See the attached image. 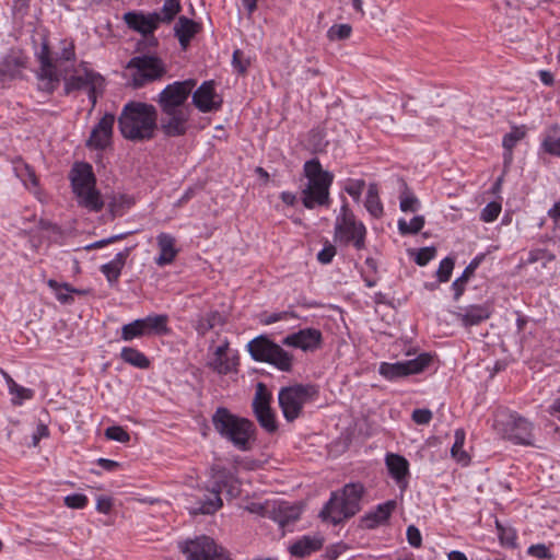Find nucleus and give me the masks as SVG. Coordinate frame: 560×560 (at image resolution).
Wrapping results in <instances>:
<instances>
[{
	"label": "nucleus",
	"instance_id": "nucleus-1",
	"mask_svg": "<svg viewBox=\"0 0 560 560\" xmlns=\"http://www.w3.org/2000/svg\"><path fill=\"white\" fill-rule=\"evenodd\" d=\"M36 57L40 65L37 74L39 89L52 93L60 83V74L75 66V46L72 39H62L58 50L51 52L48 42L44 39Z\"/></svg>",
	"mask_w": 560,
	"mask_h": 560
},
{
	"label": "nucleus",
	"instance_id": "nucleus-2",
	"mask_svg": "<svg viewBox=\"0 0 560 560\" xmlns=\"http://www.w3.org/2000/svg\"><path fill=\"white\" fill-rule=\"evenodd\" d=\"M118 127L122 137L128 140H150L158 128V110L148 103L128 102L118 117Z\"/></svg>",
	"mask_w": 560,
	"mask_h": 560
},
{
	"label": "nucleus",
	"instance_id": "nucleus-3",
	"mask_svg": "<svg viewBox=\"0 0 560 560\" xmlns=\"http://www.w3.org/2000/svg\"><path fill=\"white\" fill-rule=\"evenodd\" d=\"M215 431L241 451L250 448V439L255 433V424L246 419L233 415L229 409L219 407L212 416Z\"/></svg>",
	"mask_w": 560,
	"mask_h": 560
},
{
	"label": "nucleus",
	"instance_id": "nucleus-4",
	"mask_svg": "<svg viewBox=\"0 0 560 560\" xmlns=\"http://www.w3.org/2000/svg\"><path fill=\"white\" fill-rule=\"evenodd\" d=\"M61 80L63 81L65 95L86 92L92 108L95 107L98 96H101L105 90L104 77L90 68L86 62L71 67L65 74H60V81Z\"/></svg>",
	"mask_w": 560,
	"mask_h": 560
},
{
	"label": "nucleus",
	"instance_id": "nucleus-5",
	"mask_svg": "<svg viewBox=\"0 0 560 560\" xmlns=\"http://www.w3.org/2000/svg\"><path fill=\"white\" fill-rule=\"evenodd\" d=\"M364 488L361 483H348L341 491L332 492L329 501L320 511V517L332 524H339L355 515L361 506Z\"/></svg>",
	"mask_w": 560,
	"mask_h": 560
},
{
	"label": "nucleus",
	"instance_id": "nucleus-6",
	"mask_svg": "<svg viewBox=\"0 0 560 560\" xmlns=\"http://www.w3.org/2000/svg\"><path fill=\"white\" fill-rule=\"evenodd\" d=\"M304 174L307 185L302 190V202L305 208L314 209L319 206H327L329 202V187L334 176L324 171L318 160L313 159L304 164Z\"/></svg>",
	"mask_w": 560,
	"mask_h": 560
},
{
	"label": "nucleus",
	"instance_id": "nucleus-7",
	"mask_svg": "<svg viewBox=\"0 0 560 560\" xmlns=\"http://www.w3.org/2000/svg\"><path fill=\"white\" fill-rule=\"evenodd\" d=\"M247 349L255 361L272 364L283 372L292 370L293 355L266 336H258L250 340Z\"/></svg>",
	"mask_w": 560,
	"mask_h": 560
},
{
	"label": "nucleus",
	"instance_id": "nucleus-8",
	"mask_svg": "<svg viewBox=\"0 0 560 560\" xmlns=\"http://www.w3.org/2000/svg\"><path fill=\"white\" fill-rule=\"evenodd\" d=\"M335 241L343 245H353L361 250L365 247L366 229L362 222L355 220L348 203L341 206L340 213L335 222Z\"/></svg>",
	"mask_w": 560,
	"mask_h": 560
},
{
	"label": "nucleus",
	"instance_id": "nucleus-9",
	"mask_svg": "<svg viewBox=\"0 0 560 560\" xmlns=\"http://www.w3.org/2000/svg\"><path fill=\"white\" fill-rule=\"evenodd\" d=\"M494 429L514 444L534 445L533 423L516 412L498 413Z\"/></svg>",
	"mask_w": 560,
	"mask_h": 560
},
{
	"label": "nucleus",
	"instance_id": "nucleus-10",
	"mask_svg": "<svg viewBox=\"0 0 560 560\" xmlns=\"http://www.w3.org/2000/svg\"><path fill=\"white\" fill-rule=\"evenodd\" d=\"M317 396V389L312 385H293L283 387L278 395L279 406L287 421L292 422L302 412L303 406Z\"/></svg>",
	"mask_w": 560,
	"mask_h": 560
},
{
	"label": "nucleus",
	"instance_id": "nucleus-11",
	"mask_svg": "<svg viewBox=\"0 0 560 560\" xmlns=\"http://www.w3.org/2000/svg\"><path fill=\"white\" fill-rule=\"evenodd\" d=\"M127 69L135 70L131 83L133 88H142L147 83L161 79L165 72L163 61L155 56H137L129 60Z\"/></svg>",
	"mask_w": 560,
	"mask_h": 560
},
{
	"label": "nucleus",
	"instance_id": "nucleus-12",
	"mask_svg": "<svg viewBox=\"0 0 560 560\" xmlns=\"http://www.w3.org/2000/svg\"><path fill=\"white\" fill-rule=\"evenodd\" d=\"M196 85V81L188 79L185 81H176L166 85L156 98L161 112L189 109L187 100Z\"/></svg>",
	"mask_w": 560,
	"mask_h": 560
},
{
	"label": "nucleus",
	"instance_id": "nucleus-13",
	"mask_svg": "<svg viewBox=\"0 0 560 560\" xmlns=\"http://www.w3.org/2000/svg\"><path fill=\"white\" fill-rule=\"evenodd\" d=\"M182 551L187 560H232L221 545L206 535L186 541Z\"/></svg>",
	"mask_w": 560,
	"mask_h": 560
},
{
	"label": "nucleus",
	"instance_id": "nucleus-14",
	"mask_svg": "<svg viewBox=\"0 0 560 560\" xmlns=\"http://www.w3.org/2000/svg\"><path fill=\"white\" fill-rule=\"evenodd\" d=\"M272 395L267 386L259 382L256 385V392L253 399V411L259 425L268 433H275L278 430L276 415L270 404Z\"/></svg>",
	"mask_w": 560,
	"mask_h": 560
},
{
	"label": "nucleus",
	"instance_id": "nucleus-15",
	"mask_svg": "<svg viewBox=\"0 0 560 560\" xmlns=\"http://www.w3.org/2000/svg\"><path fill=\"white\" fill-rule=\"evenodd\" d=\"M238 357L231 350L230 341L225 338L222 343L211 350L207 360V368L218 375H228L237 371Z\"/></svg>",
	"mask_w": 560,
	"mask_h": 560
},
{
	"label": "nucleus",
	"instance_id": "nucleus-16",
	"mask_svg": "<svg viewBox=\"0 0 560 560\" xmlns=\"http://www.w3.org/2000/svg\"><path fill=\"white\" fill-rule=\"evenodd\" d=\"M431 362V357L422 353L415 359L396 362V363H382L380 366V374L388 380H394L410 374L422 372Z\"/></svg>",
	"mask_w": 560,
	"mask_h": 560
},
{
	"label": "nucleus",
	"instance_id": "nucleus-17",
	"mask_svg": "<svg viewBox=\"0 0 560 560\" xmlns=\"http://www.w3.org/2000/svg\"><path fill=\"white\" fill-rule=\"evenodd\" d=\"M192 109L162 112L160 128L166 137H180L188 130Z\"/></svg>",
	"mask_w": 560,
	"mask_h": 560
},
{
	"label": "nucleus",
	"instance_id": "nucleus-18",
	"mask_svg": "<svg viewBox=\"0 0 560 560\" xmlns=\"http://www.w3.org/2000/svg\"><path fill=\"white\" fill-rule=\"evenodd\" d=\"M192 104L201 113L217 112L222 107L223 100L215 92L214 82L205 81L194 93Z\"/></svg>",
	"mask_w": 560,
	"mask_h": 560
},
{
	"label": "nucleus",
	"instance_id": "nucleus-19",
	"mask_svg": "<svg viewBox=\"0 0 560 560\" xmlns=\"http://www.w3.org/2000/svg\"><path fill=\"white\" fill-rule=\"evenodd\" d=\"M283 345L301 349L305 352L315 351L322 347L323 335L320 330L316 328H303L296 332L288 335L283 341Z\"/></svg>",
	"mask_w": 560,
	"mask_h": 560
},
{
	"label": "nucleus",
	"instance_id": "nucleus-20",
	"mask_svg": "<svg viewBox=\"0 0 560 560\" xmlns=\"http://www.w3.org/2000/svg\"><path fill=\"white\" fill-rule=\"evenodd\" d=\"M114 124V114H105L93 127L91 135L86 140V147L95 150H104L110 145Z\"/></svg>",
	"mask_w": 560,
	"mask_h": 560
},
{
	"label": "nucleus",
	"instance_id": "nucleus-21",
	"mask_svg": "<svg viewBox=\"0 0 560 560\" xmlns=\"http://www.w3.org/2000/svg\"><path fill=\"white\" fill-rule=\"evenodd\" d=\"M212 486L215 491L221 493L223 490L231 497H237L241 493L240 481L225 467L214 465L211 467Z\"/></svg>",
	"mask_w": 560,
	"mask_h": 560
},
{
	"label": "nucleus",
	"instance_id": "nucleus-22",
	"mask_svg": "<svg viewBox=\"0 0 560 560\" xmlns=\"http://www.w3.org/2000/svg\"><path fill=\"white\" fill-rule=\"evenodd\" d=\"M493 312L492 305L489 302L483 304H474L460 308L455 312L456 319L466 328L477 326L487 320Z\"/></svg>",
	"mask_w": 560,
	"mask_h": 560
},
{
	"label": "nucleus",
	"instance_id": "nucleus-23",
	"mask_svg": "<svg viewBox=\"0 0 560 560\" xmlns=\"http://www.w3.org/2000/svg\"><path fill=\"white\" fill-rule=\"evenodd\" d=\"M124 21L129 28L142 34L143 36L151 35L160 25L158 21V12L144 14L142 12H127L124 15Z\"/></svg>",
	"mask_w": 560,
	"mask_h": 560
},
{
	"label": "nucleus",
	"instance_id": "nucleus-24",
	"mask_svg": "<svg viewBox=\"0 0 560 560\" xmlns=\"http://www.w3.org/2000/svg\"><path fill=\"white\" fill-rule=\"evenodd\" d=\"M26 60L22 50L11 49L0 62V81L19 77L21 70L26 67Z\"/></svg>",
	"mask_w": 560,
	"mask_h": 560
},
{
	"label": "nucleus",
	"instance_id": "nucleus-25",
	"mask_svg": "<svg viewBox=\"0 0 560 560\" xmlns=\"http://www.w3.org/2000/svg\"><path fill=\"white\" fill-rule=\"evenodd\" d=\"M385 464L390 477L396 481L399 489L405 491L408 486L407 478L409 476L408 460L401 455L390 453L386 455Z\"/></svg>",
	"mask_w": 560,
	"mask_h": 560
},
{
	"label": "nucleus",
	"instance_id": "nucleus-26",
	"mask_svg": "<svg viewBox=\"0 0 560 560\" xmlns=\"http://www.w3.org/2000/svg\"><path fill=\"white\" fill-rule=\"evenodd\" d=\"M72 191H79L96 185L93 168L89 163H75L69 174Z\"/></svg>",
	"mask_w": 560,
	"mask_h": 560
},
{
	"label": "nucleus",
	"instance_id": "nucleus-27",
	"mask_svg": "<svg viewBox=\"0 0 560 560\" xmlns=\"http://www.w3.org/2000/svg\"><path fill=\"white\" fill-rule=\"evenodd\" d=\"M156 242L160 255L155 258V264L160 267L171 265L178 254L176 238L168 233L162 232L158 235Z\"/></svg>",
	"mask_w": 560,
	"mask_h": 560
},
{
	"label": "nucleus",
	"instance_id": "nucleus-28",
	"mask_svg": "<svg viewBox=\"0 0 560 560\" xmlns=\"http://www.w3.org/2000/svg\"><path fill=\"white\" fill-rule=\"evenodd\" d=\"M396 509V501L389 500L385 503L378 504L376 509L361 518V525L364 528L373 529L387 522L394 510Z\"/></svg>",
	"mask_w": 560,
	"mask_h": 560
},
{
	"label": "nucleus",
	"instance_id": "nucleus-29",
	"mask_svg": "<svg viewBox=\"0 0 560 560\" xmlns=\"http://www.w3.org/2000/svg\"><path fill=\"white\" fill-rule=\"evenodd\" d=\"M200 30L201 25L199 23L186 16H179L174 26V33L179 42L182 49H187L190 40L196 36V34L200 32Z\"/></svg>",
	"mask_w": 560,
	"mask_h": 560
},
{
	"label": "nucleus",
	"instance_id": "nucleus-30",
	"mask_svg": "<svg viewBox=\"0 0 560 560\" xmlns=\"http://www.w3.org/2000/svg\"><path fill=\"white\" fill-rule=\"evenodd\" d=\"M143 336H162L168 334V316L165 314H153L144 318H138Z\"/></svg>",
	"mask_w": 560,
	"mask_h": 560
},
{
	"label": "nucleus",
	"instance_id": "nucleus-31",
	"mask_svg": "<svg viewBox=\"0 0 560 560\" xmlns=\"http://www.w3.org/2000/svg\"><path fill=\"white\" fill-rule=\"evenodd\" d=\"M73 194L78 205L90 212H98L104 207V201L102 199L101 192L96 189V185L81 189Z\"/></svg>",
	"mask_w": 560,
	"mask_h": 560
},
{
	"label": "nucleus",
	"instance_id": "nucleus-32",
	"mask_svg": "<svg viewBox=\"0 0 560 560\" xmlns=\"http://www.w3.org/2000/svg\"><path fill=\"white\" fill-rule=\"evenodd\" d=\"M131 252L130 247L116 254L115 258L101 267V271L104 273L109 282H116L121 273V270L126 264L127 258Z\"/></svg>",
	"mask_w": 560,
	"mask_h": 560
},
{
	"label": "nucleus",
	"instance_id": "nucleus-33",
	"mask_svg": "<svg viewBox=\"0 0 560 560\" xmlns=\"http://www.w3.org/2000/svg\"><path fill=\"white\" fill-rule=\"evenodd\" d=\"M300 515V508L288 502H280L277 508L273 509V520L282 528L298 521Z\"/></svg>",
	"mask_w": 560,
	"mask_h": 560
},
{
	"label": "nucleus",
	"instance_id": "nucleus-34",
	"mask_svg": "<svg viewBox=\"0 0 560 560\" xmlns=\"http://www.w3.org/2000/svg\"><path fill=\"white\" fill-rule=\"evenodd\" d=\"M225 319L223 315L218 311L208 312L196 320L195 329L200 336H205L208 331L217 326H223Z\"/></svg>",
	"mask_w": 560,
	"mask_h": 560
},
{
	"label": "nucleus",
	"instance_id": "nucleus-35",
	"mask_svg": "<svg viewBox=\"0 0 560 560\" xmlns=\"http://www.w3.org/2000/svg\"><path fill=\"white\" fill-rule=\"evenodd\" d=\"M8 389L12 396L11 402L14 406H21L25 400L34 397V390L19 385L8 373H3Z\"/></svg>",
	"mask_w": 560,
	"mask_h": 560
},
{
	"label": "nucleus",
	"instance_id": "nucleus-36",
	"mask_svg": "<svg viewBox=\"0 0 560 560\" xmlns=\"http://www.w3.org/2000/svg\"><path fill=\"white\" fill-rule=\"evenodd\" d=\"M323 539L318 537L304 536L290 547V552L295 557H304L320 549Z\"/></svg>",
	"mask_w": 560,
	"mask_h": 560
},
{
	"label": "nucleus",
	"instance_id": "nucleus-37",
	"mask_svg": "<svg viewBox=\"0 0 560 560\" xmlns=\"http://www.w3.org/2000/svg\"><path fill=\"white\" fill-rule=\"evenodd\" d=\"M13 170L15 175L24 183L27 188L30 185L34 188L38 187V178L35 174V171L21 158L13 160Z\"/></svg>",
	"mask_w": 560,
	"mask_h": 560
},
{
	"label": "nucleus",
	"instance_id": "nucleus-38",
	"mask_svg": "<svg viewBox=\"0 0 560 560\" xmlns=\"http://www.w3.org/2000/svg\"><path fill=\"white\" fill-rule=\"evenodd\" d=\"M541 149L550 155L560 156V128L557 125H552L546 130Z\"/></svg>",
	"mask_w": 560,
	"mask_h": 560
},
{
	"label": "nucleus",
	"instance_id": "nucleus-39",
	"mask_svg": "<svg viewBox=\"0 0 560 560\" xmlns=\"http://www.w3.org/2000/svg\"><path fill=\"white\" fill-rule=\"evenodd\" d=\"M364 205L372 217L381 218L383 215V205L378 197V189L376 184L372 183L369 185Z\"/></svg>",
	"mask_w": 560,
	"mask_h": 560
},
{
	"label": "nucleus",
	"instance_id": "nucleus-40",
	"mask_svg": "<svg viewBox=\"0 0 560 560\" xmlns=\"http://www.w3.org/2000/svg\"><path fill=\"white\" fill-rule=\"evenodd\" d=\"M120 358L124 362L138 369H148L150 366L149 359L142 352L131 347L122 348Z\"/></svg>",
	"mask_w": 560,
	"mask_h": 560
},
{
	"label": "nucleus",
	"instance_id": "nucleus-41",
	"mask_svg": "<svg viewBox=\"0 0 560 560\" xmlns=\"http://www.w3.org/2000/svg\"><path fill=\"white\" fill-rule=\"evenodd\" d=\"M526 132L521 127H514L512 130L503 137L502 145L505 150L504 161H512V151L514 147L525 137Z\"/></svg>",
	"mask_w": 560,
	"mask_h": 560
},
{
	"label": "nucleus",
	"instance_id": "nucleus-42",
	"mask_svg": "<svg viewBox=\"0 0 560 560\" xmlns=\"http://www.w3.org/2000/svg\"><path fill=\"white\" fill-rule=\"evenodd\" d=\"M223 501L220 493L211 488L206 498L200 502V506L197 509V512L200 514H213L221 509Z\"/></svg>",
	"mask_w": 560,
	"mask_h": 560
},
{
	"label": "nucleus",
	"instance_id": "nucleus-43",
	"mask_svg": "<svg viewBox=\"0 0 560 560\" xmlns=\"http://www.w3.org/2000/svg\"><path fill=\"white\" fill-rule=\"evenodd\" d=\"M478 266V261L476 260H472L464 270V272L462 273V276L459 278H457L453 284H452V289L454 291V300L455 301H458L459 298L463 295L464 291H465V285L467 283V281L469 280V278L474 275V271L475 269L477 268Z\"/></svg>",
	"mask_w": 560,
	"mask_h": 560
},
{
	"label": "nucleus",
	"instance_id": "nucleus-44",
	"mask_svg": "<svg viewBox=\"0 0 560 560\" xmlns=\"http://www.w3.org/2000/svg\"><path fill=\"white\" fill-rule=\"evenodd\" d=\"M180 10L182 5L179 0H165L161 12H158L159 23H171Z\"/></svg>",
	"mask_w": 560,
	"mask_h": 560
},
{
	"label": "nucleus",
	"instance_id": "nucleus-45",
	"mask_svg": "<svg viewBox=\"0 0 560 560\" xmlns=\"http://www.w3.org/2000/svg\"><path fill=\"white\" fill-rule=\"evenodd\" d=\"M424 222L423 215H416L410 220V222H407L405 219H399L398 231L401 235L417 234L424 226Z\"/></svg>",
	"mask_w": 560,
	"mask_h": 560
},
{
	"label": "nucleus",
	"instance_id": "nucleus-46",
	"mask_svg": "<svg viewBox=\"0 0 560 560\" xmlns=\"http://www.w3.org/2000/svg\"><path fill=\"white\" fill-rule=\"evenodd\" d=\"M465 436V431L463 429H457L455 431V442L451 448V454L457 462L467 464L468 455L463 450Z\"/></svg>",
	"mask_w": 560,
	"mask_h": 560
},
{
	"label": "nucleus",
	"instance_id": "nucleus-47",
	"mask_svg": "<svg viewBox=\"0 0 560 560\" xmlns=\"http://www.w3.org/2000/svg\"><path fill=\"white\" fill-rule=\"evenodd\" d=\"M404 191L401 192L399 199H400V210L402 212H416L419 208V200L418 198L409 190L406 183L402 182Z\"/></svg>",
	"mask_w": 560,
	"mask_h": 560
},
{
	"label": "nucleus",
	"instance_id": "nucleus-48",
	"mask_svg": "<svg viewBox=\"0 0 560 560\" xmlns=\"http://www.w3.org/2000/svg\"><path fill=\"white\" fill-rule=\"evenodd\" d=\"M135 199L128 195L114 196L108 205L113 215H121L125 209L130 208Z\"/></svg>",
	"mask_w": 560,
	"mask_h": 560
},
{
	"label": "nucleus",
	"instance_id": "nucleus-49",
	"mask_svg": "<svg viewBox=\"0 0 560 560\" xmlns=\"http://www.w3.org/2000/svg\"><path fill=\"white\" fill-rule=\"evenodd\" d=\"M47 284L49 288H51L55 291L57 300L62 303H67L69 300H71L68 292H78L75 289L70 288L69 284H67V283L60 284L54 279H49L47 281Z\"/></svg>",
	"mask_w": 560,
	"mask_h": 560
},
{
	"label": "nucleus",
	"instance_id": "nucleus-50",
	"mask_svg": "<svg viewBox=\"0 0 560 560\" xmlns=\"http://www.w3.org/2000/svg\"><path fill=\"white\" fill-rule=\"evenodd\" d=\"M121 339L124 341H131L135 338L143 337L142 329L140 328L139 320L135 319L133 322L126 324L121 327Z\"/></svg>",
	"mask_w": 560,
	"mask_h": 560
},
{
	"label": "nucleus",
	"instance_id": "nucleus-51",
	"mask_svg": "<svg viewBox=\"0 0 560 560\" xmlns=\"http://www.w3.org/2000/svg\"><path fill=\"white\" fill-rule=\"evenodd\" d=\"M351 32L352 28L349 24H338L328 30L327 36L330 40H342L347 39Z\"/></svg>",
	"mask_w": 560,
	"mask_h": 560
},
{
	"label": "nucleus",
	"instance_id": "nucleus-52",
	"mask_svg": "<svg viewBox=\"0 0 560 560\" xmlns=\"http://www.w3.org/2000/svg\"><path fill=\"white\" fill-rule=\"evenodd\" d=\"M105 436L108 440L117 441L120 443H128L130 441L129 433L122 427L119 425L108 427L105 430Z\"/></svg>",
	"mask_w": 560,
	"mask_h": 560
},
{
	"label": "nucleus",
	"instance_id": "nucleus-53",
	"mask_svg": "<svg viewBox=\"0 0 560 560\" xmlns=\"http://www.w3.org/2000/svg\"><path fill=\"white\" fill-rule=\"evenodd\" d=\"M454 259L446 257L441 262L436 270V276L440 282H446L450 280L453 268H454Z\"/></svg>",
	"mask_w": 560,
	"mask_h": 560
},
{
	"label": "nucleus",
	"instance_id": "nucleus-54",
	"mask_svg": "<svg viewBox=\"0 0 560 560\" xmlns=\"http://www.w3.org/2000/svg\"><path fill=\"white\" fill-rule=\"evenodd\" d=\"M555 260V255L547 252L546 249H534L530 250L527 257L528 264H534L537 261H541L542 266L546 267V265L550 261Z\"/></svg>",
	"mask_w": 560,
	"mask_h": 560
},
{
	"label": "nucleus",
	"instance_id": "nucleus-55",
	"mask_svg": "<svg viewBox=\"0 0 560 560\" xmlns=\"http://www.w3.org/2000/svg\"><path fill=\"white\" fill-rule=\"evenodd\" d=\"M501 212V205L499 202L492 201L489 202L480 213V219L483 222H492L494 221Z\"/></svg>",
	"mask_w": 560,
	"mask_h": 560
},
{
	"label": "nucleus",
	"instance_id": "nucleus-56",
	"mask_svg": "<svg viewBox=\"0 0 560 560\" xmlns=\"http://www.w3.org/2000/svg\"><path fill=\"white\" fill-rule=\"evenodd\" d=\"M365 182L363 179H350L345 186V190L355 200L359 201L364 190Z\"/></svg>",
	"mask_w": 560,
	"mask_h": 560
},
{
	"label": "nucleus",
	"instance_id": "nucleus-57",
	"mask_svg": "<svg viewBox=\"0 0 560 560\" xmlns=\"http://www.w3.org/2000/svg\"><path fill=\"white\" fill-rule=\"evenodd\" d=\"M88 502V497L81 493H73L65 498V504L70 509H83Z\"/></svg>",
	"mask_w": 560,
	"mask_h": 560
},
{
	"label": "nucleus",
	"instance_id": "nucleus-58",
	"mask_svg": "<svg viewBox=\"0 0 560 560\" xmlns=\"http://www.w3.org/2000/svg\"><path fill=\"white\" fill-rule=\"evenodd\" d=\"M436 255V249L435 247H423V248H420L418 252H417V255H416V262L419 265V266H424L427 265L430 260H432Z\"/></svg>",
	"mask_w": 560,
	"mask_h": 560
},
{
	"label": "nucleus",
	"instance_id": "nucleus-59",
	"mask_svg": "<svg viewBox=\"0 0 560 560\" xmlns=\"http://www.w3.org/2000/svg\"><path fill=\"white\" fill-rule=\"evenodd\" d=\"M233 67L242 74H244L249 66V59L244 57L242 50L236 49L233 52Z\"/></svg>",
	"mask_w": 560,
	"mask_h": 560
},
{
	"label": "nucleus",
	"instance_id": "nucleus-60",
	"mask_svg": "<svg viewBox=\"0 0 560 560\" xmlns=\"http://www.w3.org/2000/svg\"><path fill=\"white\" fill-rule=\"evenodd\" d=\"M407 540H408L409 545L415 548L421 547V544H422L421 533L415 525L408 526Z\"/></svg>",
	"mask_w": 560,
	"mask_h": 560
},
{
	"label": "nucleus",
	"instance_id": "nucleus-61",
	"mask_svg": "<svg viewBox=\"0 0 560 560\" xmlns=\"http://www.w3.org/2000/svg\"><path fill=\"white\" fill-rule=\"evenodd\" d=\"M337 250L332 244H326L324 248L317 254V259L320 264H329L335 257Z\"/></svg>",
	"mask_w": 560,
	"mask_h": 560
},
{
	"label": "nucleus",
	"instance_id": "nucleus-62",
	"mask_svg": "<svg viewBox=\"0 0 560 560\" xmlns=\"http://www.w3.org/2000/svg\"><path fill=\"white\" fill-rule=\"evenodd\" d=\"M528 555L536 557L538 559H549L551 555L549 549L544 544L532 545L528 548Z\"/></svg>",
	"mask_w": 560,
	"mask_h": 560
},
{
	"label": "nucleus",
	"instance_id": "nucleus-63",
	"mask_svg": "<svg viewBox=\"0 0 560 560\" xmlns=\"http://www.w3.org/2000/svg\"><path fill=\"white\" fill-rule=\"evenodd\" d=\"M411 418L417 424H428L432 419V412L429 409H416Z\"/></svg>",
	"mask_w": 560,
	"mask_h": 560
},
{
	"label": "nucleus",
	"instance_id": "nucleus-64",
	"mask_svg": "<svg viewBox=\"0 0 560 560\" xmlns=\"http://www.w3.org/2000/svg\"><path fill=\"white\" fill-rule=\"evenodd\" d=\"M113 509V499L110 497H98L96 500V510L100 513L108 514Z\"/></svg>",
	"mask_w": 560,
	"mask_h": 560
}]
</instances>
